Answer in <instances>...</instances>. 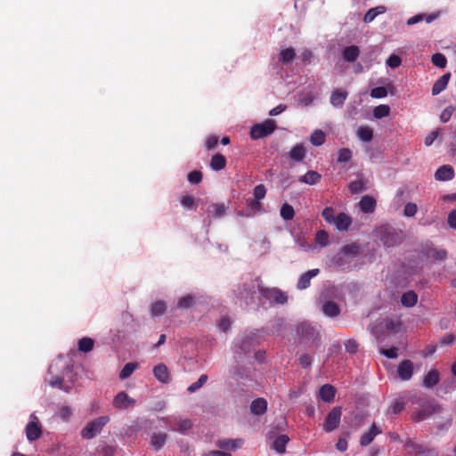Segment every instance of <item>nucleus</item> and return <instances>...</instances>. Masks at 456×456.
Instances as JSON below:
<instances>
[{"mask_svg":"<svg viewBox=\"0 0 456 456\" xmlns=\"http://www.w3.org/2000/svg\"><path fill=\"white\" fill-rule=\"evenodd\" d=\"M109 421L110 418L108 416H101L92 421L87 422L80 432L81 437L86 440L93 439L102 432L103 427Z\"/></svg>","mask_w":456,"mask_h":456,"instance_id":"nucleus-1","label":"nucleus"},{"mask_svg":"<svg viewBox=\"0 0 456 456\" xmlns=\"http://www.w3.org/2000/svg\"><path fill=\"white\" fill-rule=\"evenodd\" d=\"M277 128L275 120L266 119L262 123L255 124L250 128V137L253 140H258L271 135Z\"/></svg>","mask_w":456,"mask_h":456,"instance_id":"nucleus-2","label":"nucleus"},{"mask_svg":"<svg viewBox=\"0 0 456 456\" xmlns=\"http://www.w3.org/2000/svg\"><path fill=\"white\" fill-rule=\"evenodd\" d=\"M260 296L270 303L284 305L288 302V296L278 288L258 287Z\"/></svg>","mask_w":456,"mask_h":456,"instance_id":"nucleus-3","label":"nucleus"},{"mask_svg":"<svg viewBox=\"0 0 456 456\" xmlns=\"http://www.w3.org/2000/svg\"><path fill=\"white\" fill-rule=\"evenodd\" d=\"M378 232L379 237L385 247H393L402 241L401 234L391 226H380Z\"/></svg>","mask_w":456,"mask_h":456,"instance_id":"nucleus-4","label":"nucleus"},{"mask_svg":"<svg viewBox=\"0 0 456 456\" xmlns=\"http://www.w3.org/2000/svg\"><path fill=\"white\" fill-rule=\"evenodd\" d=\"M341 419V408H333L327 415L323 424V430L325 432H332L338 428Z\"/></svg>","mask_w":456,"mask_h":456,"instance_id":"nucleus-5","label":"nucleus"},{"mask_svg":"<svg viewBox=\"0 0 456 456\" xmlns=\"http://www.w3.org/2000/svg\"><path fill=\"white\" fill-rule=\"evenodd\" d=\"M297 333L304 341H315L319 338L318 332L315 329L305 322L300 323L297 326Z\"/></svg>","mask_w":456,"mask_h":456,"instance_id":"nucleus-6","label":"nucleus"},{"mask_svg":"<svg viewBox=\"0 0 456 456\" xmlns=\"http://www.w3.org/2000/svg\"><path fill=\"white\" fill-rule=\"evenodd\" d=\"M440 410V406L438 404L428 403L421 410H419L412 414V419L414 421H421L428 417H430L433 413L438 411Z\"/></svg>","mask_w":456,"mask_h":456,"instance_id":"nucleus-7","label":"nucleus"},{"mask_svg":"<svg viewBox=\"0 0 456 456\" xmlns=\"http://www.w3.org/2000/svg\"><path fill=\"white\" fill-rule=\"evenodd\" d=\"M413 363L411 360H403L397 366V374L401 380H410L413 375Z\"/></svg>","mask_w":456,"mask_h":456,"instance_id":"nucleus-8","label":"nucleus"},{"mask_svg":"<svg viewBox=\"0 0 456 456\" xmlns=\"http://www.w3.org/2000/svg\"><path fill=\"white\" fill-rule=\"evenodd\" d=\"M153 375L157 380L163 384L171 382L172 378L167 366L164 363H159L153 368Z\"/></svg>","mask_w":456,"mask_h":456,"instance_id":"nucleus-9","label":"nucleus"},{"mask_svg":"<svg viewBox=\"0 0 456 456\" xmlns=\"http://www.w3.org/2000/svg\"><path fill=\"white\" fill-rule=\"evenodd\" d=\"M135 400L129 397L126 392H119L113 399V405L117 409H126L129 406H134Z\"/></svg>","mask_w":456,"mask_h":456,"instance_id":"nucleus-10","label":"nucleus"},{"mask_svg":"<svg viewBox=\"0 0 456 456\" xmlns=\"http://www.w3.org/2000/svg\"><path fill=\"white\" fill-rule=\"evenodd\" d=\"M27 439L29 442H34L40 438L42 435V428L38 422L29 421L25 428Z\"/></svg>","mask_w":456,"mask_h":456,"instance_id":"nucleus-11","label":"nucleus"},{"mask_svg":"<svg viewBox=\"0 0 456 456\" xmlns=\"http://www.w3.org/2000/svg\"><path fill=\"white\" fill-rule=\"evenodd\" d=\"M454 177V170L449 165L441 166L435 173L437 181H450Z\"/></svg>","mask_w":456,"mask_h":456,"instance_id":"nucleus-12","label":"nucleus"},{"mask_svg":"<svg viewBox=\"0 0 456 456\" xmlns=\"http://www.w3.org/2000/svg\"><path fill=\"white\" fill-rule=\"evenodd\" d=\"M267 411V401L265 398L259 397L252 401L250 404V412L253 415L260 416Z\"/></svg>","mask_w":456,"mask_h":456,"instance_id":"nucleus-13","label":"nucleus"},{"mask_svg":"<svg viewBox=\"0 0 456 456\" xmlns=\"http://www.w3.org/2000/svg\"><path fill=\"white\" fill-rule=\"evenodd\" d=\"M339 232H346L349 229L352 219L346 213H339L333 223Z\"/></svg>","mask_w":456,"mask_h":456,"instance_id":"nucleus-14","label":"nucleus"},{"mask_svg":"<svg viewBox=\"0 0 456 456\" xmlns=\"http://www.w3.org/2000/svg\"><path fill=\"white\" fill-rule=\"evenodd\" d=\"M319 273V269H312L308 272L303 273L297 281V289H305L311 284V279L316 276Z\"/></svg>","mask_w":456,"mask_h":456,"instance_id":"nucleus-15","label":"nucleus"},{"mask_svg":"<svg viewBox=\"0 0 456 456\" xmlns=\"http://www.w3.org/2000/svg\"><path fill=\"white\" fill-rule=\"evenodd\" d=\"M382 431L373 423L368 432L364 433L360 439V444L362 446H367L374 440L375 436L380 434Z\"/></svg>","mask_w":456,"mask_h":456,"instance_id":"nucleus-16","label":"nucleus"},{"mask_svg":"<svg viewBox=\"0 0 456 456\" xmlns=\"http://www.w3.org/2000/svg\"><path fill=\"white\" fill-rule=\"evenodd\" d=\"M347 95L348 94L346 91L339 89L334 90L330 95V103L336 108H340L344 105Z\"/></svg>","mask_w":456,"mask_h":456,"instance_id":"nucleus-17","label":"nucleus"},{"mask_svg":"<svg viewBox=\"0 0 456 456\" xmlns=\"http://www.w3.org/2000/svg\"><path fill=\"white\" fill-rule=\"evenodd\" d=\"M319 395L324 402L330 403L335 398L336 389L333 386L325 384L321 387Z\"/></svg>","mask_w":456,"mask_h":456,"instance_id":"nucleus-18","label":"nucleus"},{"mask_svg":"<svg viewBox=\"0 0 456 456\" xmlns=\"http://www.w3.org/2000/svg\"><path fill=\"white\" fill-rule=\"evenodd\" d=\"M226 158L221 153H216L211 157L209 166L214 171H220L226 167Z\"/></svg>","mask_w":456,"mask_h":456,"instance_id":"nucleus-19","label":"nucleus"},{"mask_svg":"<svg viewBox=\"0 0 456 456\" xmlns=\"http://www.w3.org/2000/svg\"><path fill=\"white\" fill-rule=\"evenodd\" d=\"M451 77V74L448 72V73H445L444 75H443L442 77H440L436 82L435 84L433 85V87H432V94L433 95H437L439 94L441 92H443L447 85H448V82H449V79Z\"/></svg>","mask_w":456,"mask_h":456,"instance_id":"nucleus-20","label":"nucleus"},{"mask_svg":"<svg viewBox=\"0 0 456 456\" xmlns=\"http://www.w3.org/2000/svg\"><path fill=\"white\" fill-rule=\"evenodd\" d=\"M359 206L363 213H372L376 208V200L373 197L365 195L361 199Z\"/></svg>","mask_w":456,"mask_h":456,"instance_id":"nucleus-21","label":"nucleus"},{"mask_svg":"<svg viewBox=\"0 0 456 456\" xmlns=\"http://www.w3.org/2000/svg\"><path fill=\"white\" fill-rule=\"evenodd\" d=\"M322 175L317 171H307L304 175L300 176L298 181L303 183L314 185L321 181Z\"/></svg>","mask_w":456,"mask_h":456,"instance_id":"nucleus-22","label":"nucleus"},{"mask_svg":"<svg viewBox=\"0 0 456 456\" xmlns=\"http://www.w3.org/2000/svg\"><path fill=\"white\" fill-rule=\"evenodd\" d=\"M322 312L329 317H337L340 314V308L334 301H326L322 305Z\"/></svg>","mask_w":456,"mask_h":456,"instance_id":"nucleus-23","label":"nucleus"},{"mask_svg":"<svg viewBox=\"0 0 456 456\" xmlns=\"http://www.w3.org/2000/svg\"><path fill=\"white\" fill-rule=\"evenodd\" d=\"M242 444L241 439H224L218 440L216 445L222 450H235Z\"/></svg>","mask_w":456,"mask_h":456,"instance_id":"nucleus-24","label":"nucleus"},{"mask_svg":"<svg viewBox=\"0 0 456 456\" xmlns=\"http://www.w3.org/2000/svg\"><path fill=\"white\" fill-rule=\"evenodd\" d=\"M360 50L358 46L350 45L345 47L342 52L343 59L348 62H354L359 56Z\"/></svg>","mask_w":456,"mask_h":456,"instance_id":"nucleus-25","label":"nucleus"},{"mask_svg":"<svg viewBox=\"0 0 456 456\" xmlns=\"http://www.w3.org/2000/svg\"><path fill=\"white\" fill-rule=\"evenodd\" d=\"M439 382V372L437 370H432L426 374L423 379V386L428 388H432Z\"/></svg>","mask_w":456,"mask_h":456,"instance_id":"nucleus-26","label":"nucleus"},{"mask_svg":"<svg viewBox=\"0 0 456 456\" xmlns=\"http://www.w3.org/2000/svg\"><path fill=\"white\" fill-rule=\"evenodd\" d=\"M418 295L413 290L403 293L401 297V303L405 307H411L416 305Z\"/></svg>","mask_w":456,"mask_h":456,"instance_id":"nucleus-27","label":"nucleus"},{"mask_svg":"<svg viewBox=\"0 0 456 456\" xmlns=\"http://www.w3.org/2000/svg\"><path fill=\"white\" fill-rule=\"evenodd\" d=\"M387 8L383 5H379L374 8H370L364 15L363 21L365 23H370L374 20V19L384 12H386Z\"/></svg>","mask_w":456,"mask_h":456,"instance_id":"nucleus-28","label":"nucleus"},{"mask_svg":"<svg viewBox=\"0 0 456 456\" xmlns=\"http://www.w3.org/2000/svg\"><path fill=\"white\" fill-rule=\"evenodd\" d=\"M289 438L287 435H280L273 441V448L279 453H283Z\"/></svg>","mask_w":456,"mask_h":456,"instance_id":"nucleus-29","label":"nucleus"},{"mask_svg":"<svg viewBox=\"0 0 456 456\" xmlns=\"http://www.w3.org/2000/svg\"><path fill=\"white\" fill-rule=\"evenodd\" d=\"M289 156L297 162L302 161L305 156V150L302 144H297L290 150Z\"/></svg>","mask_w":456,"mask_h":456,"instance_id":"nucleus-30","label":"nucleus"},{"mask_svg":"<svg viewBox=\"0 0 456 456\" xmlns=\"http://www.w3.org/2000/svg\"><path fill=\"white\" fill-rule=\"evenodd\" d=\"M357 137L362 142H370L373 138V131L369 126H360L356 131Z\"/></svg>","mask_w":456,"mask_h":456,"instance_id":"nucleus-31","label":"nucleus"},{"mask_svg":"<svg viewBox=\"0 0 456 456\" xmlns=\"http://www.w3.org/2000/svg\"><path fill=\"white\" fill-rule=\"evenodd\" d=\"M296 57V52L293 48L281 50L279 54V61L283 64L290 63Z\"/></svg>","mask_w":456,"mask_h":456,"instance_id":"nucleus-32","label":"nucleus"},{"mask_svg":"<svg viewBox=\"0 0 456 456\" xmlns=\"http://www.w3.org/2000/svg\"><path fill=\"white\" fill-rule=\"evenodd\" d=\"M167 437V435L164 433L153 434L151 436V444L156 451H159L165 445Z\"/></svg>","mask_w":456,"mask_h":456,"instance_id":"nucleus-33","label":"nucleus"},{"mask_svg":"<svg viewBox=\"0 0 456 456\" xmlns=\"http://www.w3.org/2000/svg\"><path fill=\"white\" fill-rule=\"evenodd\" d=\"M326 135L322 130H314L310 136V142L314 146H321L325 142Z\"/></svg>","mask_w":456,"mask_h":456,"instance_id":"nucleus-34","label":"nucleus"},{"mask_svg":"<svg viewBox=\"0 0 456 456\" xmlns=\"http://www.w3.org/2000/svg\"><path fill=\"white\" fill-rule=\"evenodd\" d=\"M167 310V305L164 301L159 300L151 305V313L152 316H161L165 314Z\"/></svg>","mask_w":456,"mask_h":456,"instance_id":"nucleus-35","label":"nucleus"},{"mask_svg":"<svg viewBox=\"0 0 456 456\" xmlns=\"http://www.w3.org/2000/svg\"><path fill=\"white\" fill-rule=\"evenodd\" d=\"M138 368L139 364L137 362H128L125 364V366L123 367L119 373V378L121 379H128L133 374V372Z\"/></svg>","mask_w":456,"mask_h":456,"instance_id":"nucleus-36","label":"nucleus"},{"mask_svg":"<svg viewBox=\"0 0 456 456\" xmlns=\"http://www.w3.org/2000/svg\"><path fill=\"white\" fill-rule=\"evenodd\" d=\"M281 216L285 221L292 220L295 216L293 207L289 203H284L280 210Z\"/></svg>","mask_w":456,"mask_h":456,"instance_id":"nucleus-37","label":"nucleus"},{"mask_svg":"<svg viewBox=\"0 0 456 456\" xmlns=\"http://www.w3.org/2000/svg\"><path fill=\"white\" fill-rule=\"evenodd\" d=\"M341 253L346 256H355L360 253V245L355 242L345 245L341 249Z\"/></svg>","mask_w":456,"mask_h":456,"instance_id":"nucleus-38","label":"nucleus"},{"mask_svg":"<svg viewBox=\"0 0 456 456\" xmlns=\"http://www.w3.org/2000/svg\"><path fill=\"white\" fill-rule=\"evenodd\" d=\"M348 188H349V191L354 194L362 192V191H366V189H367L366 185H365V182L362 179L352 181L348 184Z\"/></svg>","mask_w":456,"mask_h":456,"instance_id":"nucleus-39","label":"nucleus"},{"mask_svg":"<svg viewBox=\"0 0 456 456\" xmlns=\"http://www.w3.org/2000/svg\"><path fill=\"white\" fill-rule=\"evenodd\" d=\"M94 342L90 338H83L78 341V350L84 353H88L93 350Z\"/></svg>","mask_w":456,"mask_h":456,"instance_id":"nucleus-40","label":"nucleus"},{"mask_svg":"<svg viewBox=\"0 0 456 456\" xmlns=\"http://www.w3.org/2000/svg\"><path fill=\"white\" fill-rule=\"evenodd\" d=\"M427 256L435 260H444L447 257L445 249L430 248L426 253Z\"/></svg>","mask_w":456,"mask_h":456,"instance_id":"nucleus-41","label":"nucleus"},{"mask_svg":"<svg viewBox=\"0 0 456 456\" xmlns=\"http://www.w3.org/2000/svg\"><path fill=\"white\" fill-rule=\"evenodd\" d=\"M352 151L348 148H342L338 151V162L346 163L352 159Z\"/></svg>","mask_w":456,"mask_h":456,"instance_id":"nucleus-42","label":"nucleus"},{"mask_svg":"<svg viewBox=\"0 0 456 456\" xmlns=\"http://www.w3.org/2000/svg\"><path fill=\"white\" fill-rule=\"evenodd\" d=\"M390 108L388 105H379L373 110V115L376 118H382L388 116Z\"/></svg>","mask_w":456,"mask_h":456,"instance_id":"nucleus-43","label":"nucleus"},{"mask_svg":"<svg viewBox=\"0 0 456 456\" xmlns=\"http://www.w3.org/2000/svg\"><path fill=\"white\" fill-rule=\"evenodd\" d=\"M208 375L206 374H202L200 375V377L199 378V379L192 383L191 385H190L187 388V391L189 393H194L195 391H197L198 389H200L207 381H208Z\"/></svg>","mask_w":456,"mask_h":456,"instance_id":"nucleus-44","label":"nucleus"},{"mask_svg":"<svg viewBox=\"0 0 456 456\" xmlns=\"http://www.w3.org/2000/svg\"><path fill=\"white\" fill-rule=\"evenodd\" d=\"M431 61L435 66L442 68V69L445 68L446 64H447L446 57L443 53H436L433 54Z\"/></svg>","mask_w":456,"mask_h":456,"instance_id":"nucleus-45","label":"nucleus"},{"mask_svg":"<svg viewBox=\"0 0 456 456\" xmlns=\"http://www.w3.org/2000/svg\"><path fill=\"white\" fill-rule=\"evenodd\" d=\"M194 305V297L191 295H187L179 299L177 307L181 309H188Z\"/></svg>","mask_w":456,"mask_h":456,"instance_id":"nucleus-46","label":"nucleus"},{"mask_svg":"<svg viewBox=\"0 0 456 456\" xmlns=\"http://www.w3.org/2000/svg\"><path fill=\"white\" fill-rule=\"evenodd\" d=\"M370 95L376 99L384 98L387 95V90L385 86H377L370 90Z\"/></svg>","mask_w":456,"mask_h":456,"instance_id":"nucleus-47","label":"nucleus"},{"mask_svg":"<svg viewBox=\"0 0 456 456\" xmlns=\"http://www.w3.org/2000/svg\"><path fill=\"white\" fill-rule=\"evenodd\" d=\"M181 204L188 209H196L197 203L195 201L194 197L191 195H187L182 198Z\"/></svg>","mask_w":456,"mask_h":456,"instance_id":"nucleus-48","label":"nucleus"},{"mask_svg":"<svg viewBox=\"0 0 456 456\" xmlns=\"http://www.w3.org/2000/svg\"><path fill=\"white\" fill-rule=\"evenodd\" d=\"M405 402L402 399H396L395 402L391 404L389 411L393 414H397L401 412L405 408Z\"/></svg>","mask_w":456,"mask_h":456,"instance_id":"nucleus-49","label":"nucleus"},{"mask_svg":"<svg viewBox=\"0 0 456 456\" xmlns=\"http://www.w3.org/2000/svg\"><path fill=\"white\" fill-rule=\"evenodd\" d=\"M322 216L323 219L329 224H333L336 219V216H334V210L331 207H326L322 210Z\"/></svg>","mask_w":456,"mask_h":456,"instance_id":"nucleus-50","label":"nucleus"},{"mask_svg":"<svg viewBox=\"0 0 456 456\" xmlns=\"http://www.w3.org/2000/svg\"><path fill=\"white\" fill-rule=\"evenodd\" d=\"M203 175L199 170H193L188 175V181L192 184H198L202 181Z\"/></svg>","mask_w":456,"mask_h":456,"instance_id":"nucleus-51","label":"nucleus"},{"mask_svg":"<svg viewBox=\"0 0 456 456\" xmlns=\"http://www.w3.org/2000/svg\"><path fill=\"white\" fill-rule=\"evenodd\" d=\"M254 198L256 200H263L266 195V188L264 184H257L253 191Z\"/></svg>","mask_w":456,"mask_h":456,"instance_id":"nucleus-52","label":"nucleus"},{"mask_svg":"<svg viewBox=\"0 0 456 456\" xmlns=\"http://www.w3.org/2000/svg\"><path fill=\"white\" fill-rule=\"evenodd\" d=\"M315 240L317 243L321 244L322 246H327L329 243V234L325 231H319L316 233Z\"/></svg>","mask_w":456,"mask_h":456,"instance_id":"nucleus-53","label":"nucleus"},{"mask_svg":"<svg viewBox=\"0 0 456 456\" xmlns=\"http://www.w3.org/2000/svg\"><path fill=\"white\" fill-rule=\"evenodd\" d=\"M418 211V207L415 203H412V202H408L405 206H404V209H403V214L404 216H414L416 215Z\"/></svg>","mask_w":456,"mask_h":456,"instance_id":"nucleus-54","label":"nucleus"},{"mask_svg":"<svg viewBox=\"0 0 456 456\" xmlns=\"http://www.w3.org/2000/svg\"><path fill=\"white\" fill-rule=\"evenodd\" d=\"M402 63L401 58L396 54H391L387 60V65L392 69L398 68Z\"/></svg>","mask_w":456,"mask_h":456,"instance_id":"nucleus-55","label":"nucleus"},{"mask_svg":"<svg viewBox=\"0 0 456 456\" xmlns=\"http://www.w3.org/2000/svg\"><path fill=\"white\" fill-rule=\"evenodd\" d=\"M454 111V108L452 106L446 107L440 115V120L443 123H446L450 120Z\"/></svg>","mask_w":456,"mask_h":456,"instance_id":"nucleus-56","label":"nucleus"},{"mask_svg":"<svg viewBox=\"0 0 456 456\" xmlns=\"http://www.w3.org/2000/svg\"><path fill=\"white\" fill-rule=\"evenodd\" d=\"M345 347L346 352L350 354H354L358 350V343L356 342V340L350 338L346 341Z\"/></svg>","mask_w":456,"mask_h":456,"instance_id":"nucleus-57","label":"nucleus"},{"mask_svg":"<svg viewBox=\"0 0 456 456\" xmlns=\"http://www.w3.org/2000/svg\"><path fill=\"white\" fill-rule=\"evenodd\" d=\"M386 329L393 333H397L401 329V323L393 320L387 321L386 322Z\"/></svg>","mask_w":456,"mask_h":456,"instance_id":"nucleus-58","label":"nucleus"},{"mask_svg":"<svg viewBox=\"0 0 456 456\" xmlns=\"http://www.w3.org/2000/svg\"><path fill=\"white\" fill-rule=\"evenodd\" d=\"M447 224L450 228L456 230V209H452L447 216Z\"/></svg>","mask_w":456,"mask_h":456,"instance_id":"nucleus-59","label":"nucleus"},{"mask_svg":"<svg viewBox=\"0 0 456 456\" xmlns=\"http://www.w3.org/2000/svg\"><path fill=\"white\" fill-rule=\"evenodd\" d=\"M439 132L437 130L431 131L424 140L426 146H430L434 141L437 138Z\"/></svg>","mask_w":456,"mask_h":456,"instance_id":"nucleus-60","label":"nucleus"},{"mask_svg":"<svg viewBox=\"0 0 456 456\" xmlns=\"http://www.w3.org/2000/svg\"><path fill=\"white\" fill-rule=\"evenodd\" d=\"M396 347H391L388 349H382L381 354L389 359H395L398 356Z\"/></svg>","mask_w":456,"mask_h":456,"instance_id":"nucleus-61","label":"nucleus"},{"mask_svg":"<svg viewBox=\"0 0 456 456\" xmlns=\"http://www.w3.org/2000/svg\"><path fill=\"white\" fill-rule=\"evenodd\" d=\"M312 362H313L312 356L307 354L301 355L299 358V363L303 368H307V367L311 366Z\"/></svg>","mask_w":456,"mask_h":456,"instance_id":"nucleus-62","label":"nucleus"},{"mask_svg":"<svg viewBox=\"0 0 456 456\" xmlns=\"http://www.w3.org/2000/svg\"><path fill=\"white\" fill-rule=\"evenodd\" d=\"M215 215L217 217H221L225 214L226 208L223 204H213L212 205Z\"/></svg>","mask_w":456,"mask_h":456,"instance_id":"nucleus-63","label":"nucleus"},{"mask_svg":"<svg viewBox=\"0 0 456 456\" xmlns=\"http://www.w3.org/2000/svg\"><path fill=\"white\" fill-rule=\"evenodd\" d=\"M218 143V138L216 136H209L206 141V147L208 150H213Z\"/></svg>","mask_w":456,"mask_h":456,"instance_id":"nucleus-64","label":"nucleus"}]
</instances>
